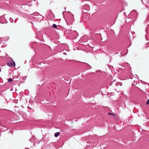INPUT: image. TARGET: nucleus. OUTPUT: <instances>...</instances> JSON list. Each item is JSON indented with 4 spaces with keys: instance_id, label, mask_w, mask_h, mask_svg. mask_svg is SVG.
Instances as JSON below:
<instances>
[{
    "instance_id": "f257e3e1",
    "label": "nucleus",
    "mask_w": 149,
    "mask_h": 149,
    "mask_svg": "<svg viewBox=\"0 0 149 149\" xmlns=\"http://www.w3.org/2000/svg\"><path fill=\"white\" fill-rule=\"evenodd\" d=\"M12 63H9L8 62L7 63V65L10 67H15V61H14L13 60H12Z\"/></svg>"
},
{
    "instance_id": "f03ea898",
    "label": "nucleus",
    "mask_w": 149,
    "mask_h": 149,
    "mask_svg": "<svg viewBox=\"0 0 149 149\" xmlns=\"http://www.w3.org/2000/svg\"><path fill=\"white\" fill-rule=\"evenodd\" d=\"M60 133L59 132H57L56 133H55L54 134V136L55 137H57L58 136H59Z\"/></svg>"
},
{
    "instance_id": "7ed1b4c3",
    "label": "nucleus",
    "mask_w": 149,
    "mask_h": 149,
    "mask_svg": "<svg viewBox=\"0 0 149 149\" xmlns=\"http://www.w3.org/2000/svg\"><path fill=\"white\" fill-rule=\"evenodd\" d=\"M51 26L53 27L54 28H56L57 27V25L54 24H53Z\"/></svg>"
},
{
    "instance_id": "20e7f679",
    "label": "nucleus",
    "mask_w": 149,
    "mask_h": 149,
    "mask_svg": "<svg viewBox=\"0 0 149 149\" xmlns=\"http://www.w3.org/2000/svg\"><path fill=\"white\" fill-rule=\"evenodd\" d=\"M73 19L72 17L71 18V21L69 20V22L71 24H72V23L73 22Z\"/></svg>"
},
{
    "instance_id": "39448f33",
    "label": "nucleus",
    "mask_w": 149,
    "mask_h": 149,
    "mask_svg": "<svg viewBox=\"0 0 149 149\" xmlns=\"http://www.w3.org/2000/svg\"><path fill=\"white\" fill-rule=\"evenodd\" d=\"M13 81L12 79L11 78H10L9 79H8V81L11 82Z\"/></svg>"
},
{
    "instance_id": "423d86ee",
    "label": "nucleus",
    "mask_w": 149,
    "mask_h": 149,
    "mask_svg": "<svg viewBox=\"0 0 149 149\" xmlns=\"http://www.w3.org/2000/svg\"><path fill=\"white\" fill-rule=\"evenodd\" d=\"M9 20H10V21L12 23V22H13V19L12 18H9Z\"/></svg>"
},
{
    "instance_id": "0eeeda50",
    "label": "nucleus",
    "mask_w": 149,
    "mask_h": 149,
    "mask_svg": "<svg viewBox=\"0 0 149 149\" xmlns=\"http://www.w3.org/2000/svg\"><path fill=\"white\" fill-rule=\"evenodd\" d=\"M108 114H109V115H114V116H115V114L114 113H113V114H112L111 113H108Z\"/></svg>"
},
{
    "instance_id": "6e6552de",
    "label": "nucleus",
    "mask_w": 149,
    "mask_h": 149,
    "mask_svg": "<svg viewBox=\"0 0 149 149\" xmlns=\"http://www.w3.org/2000/svg\"><path fill=\"white\" fill-rule=\"evenodd\" d=\"M146 104H149V99H148L147 100V102H146Z\"/></svg>"
},
{
    "instance_id": "1a4fd4ad",
    "label": "nucleus",
    "mask_w": 149,
    "mask_h": 149,
    "mask_svg": "<svg viewBox=\"0 0 149 149\" xmlns=\"http://www.w3.org/2000/svg\"><path fill=\"white\" fill-rule=\"evenodd\" d=\"M6 129L4 130H5L6 131V130H8V129L7 128H6L5 127H4Z\"/></svg>"
},
{
    "instance_id": "9d476101",
    "label": "nucleus",
    "mask_w": 149,
    "mask_h": 149,
    "mask_svg": "<svg viewBox=\"0 0 149 149\" xmlns=\"http://www.w3.org/2000/svg\"><path fill=\"white\" fill-rule=\"evenodd\" d=\"M25 149H29V148H26Z\"/></svg>"
}]
</instances>
